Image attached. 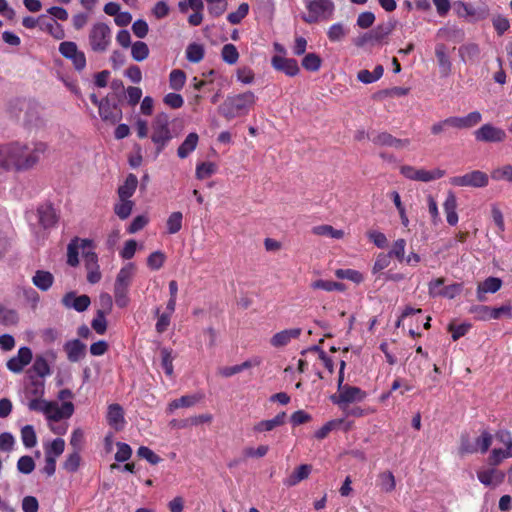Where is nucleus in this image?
<instances>
[{
    "mask_svg": "<svg viewBox=\"0 0 512 512\" xmlns=\"http://www.w3.org/2000/svg\"><path fill=\"white\" fill-rule=\"evenodd\" d=\"M492 178L495 180H507L512 183V166L505 165L492 172Z\"/></svg>",
    "mask_w": 512,
    "mask_h": 512,
    "instance_id": "obj_64",
    "label": "nucleus"
},
{
    "mask_svg": "<svg viewBox=\"0 0 512 512\" xmlns=\"http://www.w3.org/2000/svg\"><path fill=\"white\" fill-rule=\"evenodd\" d=\"M377 485L383 492H392L396 487L395 477L390 471H385L379 474Z\"/></svg>",
    "mask_w": 512,
    "mask_h": 512,
    "instance_id": "obj_43",
    "label": "nucleus"
},
{
    "mask_svg": "<svg viewBox=\"0 0 512 512\" xmlns=\"http://www.w3.org/2000/svg\"><path fill=\"white\" fill-rule=\"evenodd\" d=\"M221 56L224 62L232 65L238 61L239 53L235 45L225 44L222 48Z\"/></svg>",
    "mask_w": 512,
    "mask_h": 512,
    "instance_id": "obj_59",
    "label": "nucleus"
},
{
    "mask_svg": "<svg viewBox=\"0 0 512 512\" xmlns=\"http://www.w3.org/2000/svg\"><path fill=\"white\" fill-rule=\"evenodd\" d=\"M349 33V28L343 23H334L327 31V37L331 42L342 41Z\"/></svg>",
    "mask_w": 512,
    "mask_h": 512,
    "instance_id": "obj_40",
    "label": "nucleus"
},
{
    "mask_svg": "<svg viewBox=\"0 0 512 512\" xmlns=\"http://www.w3.org/2000/svg\"><path fill=\"white\" fill-rule=\"evenodd\" d=\"M131 55L135 61L141 62L149 55V48L145 42L137 41L131 46Z\"/></svg>",
    "mask_w": 512,
    "mask_h": 512,
    "instance_id": "obj_52",
    "label": "nucleus"
},
{
    "mask_svg": "<svg viewBox=\"0 0 512 512\" xmlns=\"http://www.w3.org/2000/svg\"><path fill=\"white\" fill-rule=\"evenodd\" d=\"M312 232L315 235L327 236L334 239H341L344 236V232L342 230L334 229L330 225L315 226L313 227Z\"/></svg>",
    "mask_w": 512,
    "mask_h": 512,
    "instance_id": "obj_46",
    "label": "nucleus"
},
{
    "mask_svg": "<svg viewBox=\"0 0 512 512\" xmlns=\"http://www.w3.org/2000/svg\"><path fill=\"white\" fill-rule=\"evenodd\" d=\"M459 56L465 63H477L480 59V47L475 43L464 44L459 47Z\"/></svg>",
    "mask_w": 512,
    "mask_h": 512,
    "instance_id": "obj_31",
    "label": "nucleus"
},
{
    "mask_svg": "<svg viewBox=\"0 0 512 512\" xmlns=\"http://www.w3.org/2000/svg\"><path fill=\"white\" fill-rule=\"evenodd\" d=\"M372 141L376 145L393 147L397 150H402L410 145L409 139H400L392 136L387 132H381L372 138Z\"/></svg>",
    "mask_w": 512,
    "mask_h": 512,
    "instance_id": "obj_20",
    "label": "nucleus"
},
{
    "mask_svg": "<svg viewBox=\"0 0 512 512\" xmlns=\"http://www.w3.org/2000/svg\"><path fill=\"white\" fill-rule=\"evenodd\" d=\"M32 411L41 412L45 415L48 423L58 422L70 418L74 413V405L67 401L59 404L56 401L34 402Z\"/></svg>",
    "mask_w": 512,
    "mask_h": 512,
    "instance_id": "obj_4",
    "label": "nucleus"
},
{
    "mask_svg": "<svg viewBox=\"0 0 512 512\" xmlns=\"http://www.w3.org/2000/svg\"><path fill=\"white\" fill-rule=\"evenodd\" d=\"M454 129H470L482 121V115L479 111H472L465 116H451Z\"/></svg>",
    "mask_w": 512,
    "mask_h": 512,
    "instance_id": "obj_23",
    "label": "nucleus"
},
{
    "mask_svg": "<svg viewBox=\"0 0 512 512\" xmlns=\"http://www.w3.org/2000/svg\"><path fill=\"white\" fill-rule=\"evenodd\" d=\"M384 73L382 65H377L372 72L369 70H360L357 74V79L364 84H371L378 81Z\"/></svg>",
    "mask_w": 512,
    "mask_h": 512,
    "instance_id": "obj_39",
    "label": "nucleus"
},
{
    "mask_svg": "<svg viewBox=\"0 0 512 512\" xmlns=\"http://www.w3.org/2000/svg\"><path fill=\"white\" fill-rule=\"evenodd\" d=\"M32 351L29 347L23 346L19 348L17 355L12 357L7 361V368L9 371L13 373H21L23 369L31 362L32 360Z\"/></svg>",
    "mask_w": 512,
    "mask_h": 512,
    "instance_id": "obj_15",
    "label": "nucleus"
},
{
    "mask_svg": "<svg viewBox=\"0 0 512 512\" xmlns=\"http://www.w3.org/2000/svg\"><path fill=\"white\" fill-rule=\"evenodd\" d=\"M443 209L446 214L447 223L450 226L457 225L459 218L457 214V198L454 192L448 191L443 203Z\"/></svg>",
    "mask_w": 512,
    "mask_h": 512,
    "instance_id": "obj_28",
    "label": "nucleus"
},
{
    "mask_svg": "<svg viewBox=\"0 0 512 512\" xmlns=\"http://www.w3.org/2000/svg\"><path fill=\"white\" fill-rule=\"evenodd\" d=\"M183 214L180 211L172 212L166 220V229L168 234H176L182 229Z\"/></svg>",
    "mask_w": 512,
    "mask_h": 512,
    "instance_id": "obj_42",
    "label": "nucleus"
},
{
    "mask_svg": "<svg viewBox=\"0 0 512 512\" xmlns=\"http://www.w3.org/2000/svg\"><path fill=\"white\" fill-rule=\"evenodd\" d=\"M248 12V3H241L236 11L227 15V20L232 25L239 24L247 16Z\"/></svg>",
    "mask_w": 512,
    "mask_h": 512,
    "instance_id": "obj_56",
    "label": "nucleus"
},
{
    "mask_svg": "<svg viewBox=\"0 0 512 512\" xmlns=\"http://www.w3.org/2000/svg\"><path fill=\"white\" fill-rule=\"evenodd\" d=\"M496 436L505 445V449L494 448L491 451L489 463L493 466L499 465L503 460L512 457V437L510 432L499 431Z\"/></svg>",
    "mask_w": 512,
    "mask_h": 512,
    "instance_id": "obj_11",
    "label": "nucleus"
},
{
    "mask_svg": "<svg viewBox=\"0 0 512 512\" xmlns=\"http://www.w3.org/2000/svg\"><path fill=\"white\" fill-rule=\"evenodd\" d=\"M21 439L27 448H32L37 444L36 433L32 425H25L21 429Z\"/></svg>",
    "mask_w": 512,
    "mask_h": 512,
    "instance_id": "obj_53",
    "label": "nucleus"
},
{
    "mask_svg": "<svg viewBox=\"0 0 512 512\" xmlns=\"http://www.w3.org/2000/svg\"><path fill=\"white\" fill-rule=\"evenodd\" d=\"M45 393V382L42 379L32 378L25 388V396L28 400L27 406L32 411L34 402H45L43 395Z\"/></svg>",
    "mask_w": 512,
    "mask_h": 512,
    "instance_id": "obj_16",
    "label": "nucleus"
},
{
    "mask_svg": "<svg viewBox=\"0 0 512 512\" xmlns=\"http://www.w3.org/2000/svg\"><path fill=\"white\" fill-rule=\"evenodd\" d=\"M199 136L195 132L189 133L177 149V155L181 159L187 158L197 147Z\"/></svg>",
    "mask_w": 512,
    "mask_h": 512,
    "instance_id": "obj_32",
    "label": "nucleus"
},
{
    "mask_svg": "<svg viewBox=\"0 0 512 512\" xmlns=\"http://www.w3.org/2000/svg\"><path fill=\"white\" fill-rule=\"evenodd\" d=\"M365 397V391L355 386L345 385V387L338 389V394L333 395L331 400L333 403L342 406L350 403L361 402Z\"/></svg>",
    "mask_w": 512,
    "mask_h": 512,
    "instance_id": "obj_12",
    "label": "nucleus"
},
{
    "mask_svg": "<svg viewBox=\"0 0 512 512\" xmlns=\"http://www.w3.org/2000/svg\"><path fill=\"white\" fill-rule=\"evenodd\" d=\"M205 50L203 45L191 43L186 48V58L189 62L199 63L204 58Z\"/></svg>",
    "mask_w": 512,
    "mask_h": 512,
    "instance_id": "obj_44",
    "label": "nucleus"
},
{
    "mask_svg": "<svg viewBox=\"0 0 512 512\" xmlns=\"http://www.w3.org/2000/svg\"><path fill=\"white\" fill-rule=\"evenodd\" d=\"M88 248H90L89 240H72L67 247V263L73 267L78 265L80 250L85 253Z\"/></svg>",
    "mask_w": 512,
    "mask_h": 512,
    "instance_id": "obj_24",
    "label": "nucleus"
},
{
    "mask_svg": "<svg viewBox=\"0 0 512 512\" xmlns=\"http://www.w3.org/2000/svg\"><path fill=\"white\" fill-rule=\"evenodd\" d=\"M32 369L40 378H44L51 374L50 365L43 356H36Z\"/></svg>",
    "mask_w": 512,
    "mask_h": 512,
    "instance_id": "obj_51",
    "label": "nucleus"
},
{
    "mask_svg": "<svg viewBox=\"0 0 512 512\" xmlns=\"http://www.w3.org/2000/svg\"><path fill=\"white\" fill-rule=\"evenodd\" d=\"M173 138L169 117L166 113H159L152 122L151 140L156 145L157 153H160Z\"/></svg>",
    "mask_w": 512,
    "mask_h": 512,
    "instance_id": "obj_6",
    "label": "nucleus"
},
{
    "mask_svg": "<svg viewBox=\"0 0 512 512\" xmlns=\"http://www.w3.org/2000/svg\"><path fill=\"white\" fill-rule=\"evenodd\" d=\"M271 65L275 70L281 71L289 77H294L300 72V68L295 59L286 58L281 55H274L271 59Z\"/></svg>",
    "mask_w": 512,
    "mask_h": 512,
    "instance_id": "obj_17",
    "label": "nucleus"
},
{
    "mask_svg": "<svg viewBox=\"0 0 512 512\" xmlns=\"http://www.w3.org/2000/svg\"><path fill=\"white\" fill-rule=\"evenodd\" d=\"M47 148V144L41 141L8 143L0 147V167L14 171L28 170L38 163Z\"/></svg>",
    "mask_w": 512,
    "mask_h": 512,
    "instance_id": "obj_1",
    "label": "nucleus"
},
{
    "mask_svg": "<svg viewBox=\"0 0 512 512\" xmlns=\"http://www.w3.org/2000/svg\"><path fill=\"white\" fill-rule=\"evenodd\" d=\"M91 326L99 335H103L106 332L107 322L104 311H97L96 316L91 322Z\"/></svg>",
    "mask_w": 512,
    "mask_h": 512,
    "instance_id": "obj_60",
    "label": "nucleus"
},
{
    "mask_svg": "<svg viewBox=\"0 0 512 512\" xmlns=\"http://www.w3.org/2000/svg\"><path fill=\"white\" fill-rule=\"evenodd\" d=\"M479 320L488 321L492 319H500L502 317H512V306L503 305L497 308L489 306H476L472 310Z\"/></svg>",
    "mask_w": 512,
    "mask_h": 512,
    "instance_id": "obj_13",
    "label": "nucleus"
},
{
    "mask_svg": "<svg viewBox=\"0 0 512 512\" xmlns=\"http://www.w3.org/2000/svg\"><path fill=\"white\" fill-rule=\"evenodd\" d=\"M435 55L437 57L439 69L443 77H447L451 72V61L447 55L446 46L438 44L435 48Z\"/></svg>",
    "mask_w": 512,
    "mask_h": 512,
    "instance_id": "obj_34",
    "label": "nucleus"
},
{
    "mask_svg": "<svg viewBox=\"0 0 512 512\" xmlns=\"http://www.w3.org/2000/svg\"><path fill=\"white\" fill-rule=\"evenodd\" d=\"M392 31V27L389 26H377L376 28L369 31L371 45L382 42Z\"/></svg>",
    "mask_w": 512,
    "mask_h": 512,
    "instance_id": "obj_57",
    "label": "nucleus"
},
{
    "mask_svg": "<svg viewBox=\"0 0 512 512\" xmlns=\"http://www.w3.org/2000/svg\"><path fill=\"white\" fill-rule=\"evenodd\" d=\"M335 275L339 279H347L354 283H361L363 281V275L354 269H337Z\"/></svg>",
    "mask_w": 512,
    "mask_h": 512,
    "instance_id": "obj_58",
    "label": "nucleus"
},
{
    "mask_svg": "<svg viewBox=\"0 0 512 512\" xmlns=\"http://www.w3.org/2000/svg\"><path fill=\"white\" fill-rule=\"evenodd\" d=\"M136 265L132 262L121 267L114 282V299L118 307L124 308L129 304V289L136 275Z\"/></svg>",
    "mask_w": 512,
    "mask_h": 512,
    "instance_id": "obj_2",
    "label": "nucleus"
},
{
    "mask_svg": "<svg viewBox=\"0 0 512 512\" xmlns=\"http://www.w3.org/2000/svg\"><path fill=\"white\" fill-rule=\"evenodd\" d=\"M475 139L480 142L499 143L506 138V132L492 124H484L474 132Z\"/></svg>",
    "mask_w": 512,
    "mask_h": 512,
    "instance_id": "obj_14",
    "label": "nucleus"
},
{
    "mask_svg": "<svg viewBox=\"0 0 512 512\" xmlns=\"http://www.w3.org/2000/svg\"><path fill=\"white\" fill-rule=\"evenodd\" d=\"M81 457L79 451H74L67 455L65 461L63 462V469L69 473L76 472L80 467Z\"/></svg>",
    "mask_w": 512,
    "mask_h": 512,
    "instance_id": "obj_54",
    "label": "nucleus"
},
{
    "mask_svg": "<svg viewBox=\"0 0 512 512\" xmlns=\"http://www.w3.org/2000/svg\"><path fill=\"white\" fill-rule=\"evenodd\" d=\"M405 247L406 241L404 239H398L393 243L388 255H390V257H395L402 262L405 259Z\"/></svg>",
    "mask_w": 512,
    "mask_h": 512,
    "instance_id": "obj_63",
    "label": "nucleus"
},
{
    "mask_svg": "<svg viewBox=\"0 0 512 512\" xmlns=\"http://www.w3.org/2000/svg\"><path fill=\"white\" fill-rule=\"evenodd\" d=\"M502 286V280L497 277H488L478 284L477 298L479 301H485V294L496 293Z\"/></svg>",
    "mask_w": 512,
    "mask_h": 512,
    "instance_id": "obj_29",
    "label": "nucleus"
},
{
    "mask_svg": "<svg viewBox=\"0 0 512 512\" xmlns=\"http://www.w3.org/2000/svg\"><path fill=\"white\" fill-rule=\"evenodd\" d=\"M27 219L34 229H36L33 220H36L39 227L43 230H50L54 228L58 222V214L55 208L50 203H43L39 205L36 211L27 213Z\"/></svg>",
    "mask_w": 512,
    "mask_h": 512,
    "instance_id": "obj_7",
    "label": "nucleus"
},
{
    "mask_svg": "<svg viewBox=\"0 0 512 512\" xmlns=\"http://www.w3.org/2000/svg\"><path fill=\"white\" fill-rule=\"evenodd\" d=\"M89 45L96 53L106 52L112 41L110 27L102 22L95 23L89 32Z\"/></svg>",
    "mask_w": 512,
    "mask_h": 512,
    "instance_id": "obj_8",
    "label": "nucleus"
},
{
    "mask_svg": "<svg viewBox=\"0 0 512 512\" xmlns=\"http://www.w3.org/2000/svg\"><path fill=\"white\" fill-rule=\"evenodd\" d=\"M186 83V74L180 69H174L169 74V86L172 90H181Z\"/></svg>",
    "mask_w": 512,
    "mask_h": 512,
    "instance_id": "obj_45",
    "label": "nucleus"
},
{
    "mask_svg": "<svg viewBox=\"0 0 512 512\" xmlns=\"http://www.w3.org/2000/svg\"><path fill=\"white\" fill-rule=\"evenodd\" d=\"M59 52L63 57L69 59L72 62L76 70L82 71L86 67L85 54L78 49L75 42H61L59 45Z\"/></svg>",
    "mask_w": 512,
    "mask_h": 512,
    "instance_id": "obj_10",
    "label": "nucleus"
},
{
    "mask_svg": "<svg viewBox=\"0 0 512 512\" xmlns=\"http://www.w3.org/2000/svg\"><path fill=\"white\" fill-rule=\"evenodd\" d=\"M493 437L491 433L484 430L481 432L480 436L475 440L474 444L478 447V452L485 453L488 451L489 447L492 444Z\"/></svg>",
    "mask_w": 512,
    "mask_h": 512,
    "instance_id": "obj_61",
    "label": "nucleus"
},
{
    "mask_svg": "<svg viewBox=\"0 0 512 512\" xmlns=\"http://www.w3.org/2000/svg\"><path fill=\"white\" fill-rule=\"evenodd\" d=\"M99 115L103 121H107L112 124L117 123L122 117L121 111L117 106L111 104L107 99H102L99 102Z\"/></svg>",
    "mask_w": 512,
    "mask_h": 512,
    "instance_id": "obj_25",
    "label": "nucleus"
},
{
    "mask_svg": "<svg viewBox=\"0 0 512 512\" xmlns=\"http://www.w3.org/2000/svg\"><path fill=\"white\" fill-rule=\"evenodd\" d=\"M449 183L457 187L484 188L489 183V177L480 170H474L464 175L451 177Z\"/></svg>",
    "mask_w": 512,
    "mask_h": 512,
    "instance_id": "obj_9",
    "label": "nucleus"
},
{
    "mask_svg": "<svg viewBox=\"0 0 512 512\" xmlns=\"http://www.w3.org/2000/svg\"><path fill=\"white\" fill-rule=\"evenodd\" d=\"M201 399H202V395H199V394L185 395L178 399L173 400L169 404L168 410H169V412H172L178 408L191 407V406L195 405L196 403H198Z\"/></svg>",
    "mask_w": 512,
    "mask_h": 512,
    "instance_id": "obj_38",
    "label": "nucleus"
},
{
    "mask_svg": "<svg viewBox=\"0 0 512 512\" xmlns=\"http://www.w3.org/2000/svg\"><path fill=\"white\" fill-rule=\"evenodd\" d=\"M64 351L70 362H78L86 355V345L78 339L70 340L65 343Z\"/></svg>",
    "mask_w": 512,
    "mask_h": 512,
    "instance_id": "obj_27",
    "label": "nucleus"
},
{
    "mask_svg": "<svg viewBox=\"0 0 512 512\" xmlns=\"http://www.w3.org/2000/svg\"><path fill=\"white\" fill-rule=\"evenodd\" d=\"M32 283L41 291H47L54 283V276L49 271L37 270L32 277Z\"/></svg>",
    "mask_w": 512,
    "mask_h": 512,
    "instance_id": "obj_35",
    "label": "nucleus"
},
{
    "mask_svg": "<svg viewBox=\"0 0 512 512\" xmlns=\"http://www.w3.org/2000/svg\"><path fill=\"white\" fill-rule=\"evenodd\" d=\"M217 171V166L213 162H201L196 166V178L199 180H204L211 175L215 174Z\"/></svg>",
    "mask_w": 512,
    "mask_h": 512,
    "instance_id": "obj_49",
    "label": "nucleus"
},
{
    "mask_svg": "<svg viewBox=\"0 0 512 512\" xmlns=\"http://www.w3.org/2000/svg\"><path fill=\"white\" fill-rule=\"evenodd\" d=\"M505 474L496 468H486L477 471L478 480L485 486L496 487L504 480Z\"/></svg>",
    "mask_w": 512,
    "mask_h": 512,
    "instance_id": "obj_21",
    "label": "nucleus"
},
{
    "mask_svg": "<svg viewBox=\"0 0 512 512\" xmlns=\"http://www.w3.org/2000/svg\"><path fill=\"white\" fill-rule=\"evenodd\" d=\"M301 333V328H289L281 330L271 337L270 344L274 348L285 347L291 343L292 340L298 339Z\"/></svg>",
    "mask_w": 512,
    "mask_h": 512,
    "instance_id": "obj_18",
    "label": "nucleus"
},
{
    "mask_svg": "<svg viewBox=\"0 0 512 512\" xmlns=\"http://www.w3.org/2000/svg\"><path fill=\"white\" fill-rule=\"evenodd\" d=\"M307 14L302 15L308 24L328 21L333 17L335 5L331 0H305Z\"/></svg>",
    "mask_w": 512,
    "mask_h": 512,
    "instance_id": "obj_5",
    "label": "nucleus"
},
{
    "mask_svg": "<svg viewBox=\"0 0 512 512\" xmlns=\"http://www.w3.org/2000/svg\"><path fill=\"white\" fill-rule=\"evenodd\" d=\"M444 174L445 171L438 168L433 170L418 168L414 181L430 182L442 178Z\"/></svg>",
    "mask_w": 512,
    "mask_h": 512,
    "instance_id": "obj_41",
    "label": "nucleus"
},
{
    "mask_svg": "<svg viewBox=\"0 0 512 512\" xmlns=\"http://www.w3.org/2000/svg\"><path fill=\"white\" fill-rule=\"evenodd\" d=\"M160 357H161V367L163 368L165 374L168 377H173L174 374V366L173 361L176 355L173 353V350L168 347H162L160 349Z\"/></svg>",
    "mask_w": 512,
    "mask_h": 512,
    "instance_id": "obj_36",
    "label": "nucleus"
},
{
    "mask_svg": "<svg viewBox=\"0 0 512 512\" xmlns=\"http://www.w3.org/2000/svg\"><path fill=\"white\" fill-rule=\"evenodd\" d=\"M312 472V466L309 464H301L296 467L292 473L283 479L286 487H294L301 481L307 479Z\"/></svg>",
    "mask_w": 512,
    "mask_h": 512,
    "instance_id": "obj_26",
    "label": "nucleus"
},
{
    "mask_svg": "<svg viewBox=\"0 0 512 512\" xmlns=\"http://www.w3.org/2000/svg\"><path fill=\"white\" fill-rule=\"evenodd\" d=\"M138 179L134 174H129L124 183L118 188V197L120 200H130L136 191Z\"/></svg>",
    "mask_w": 512,
    "mask_h": 512,
    "instance_id": "obj_33",
    "label": "nucleus"
},
{
    "mask_svg": "<svg viewBox=\"0 0 512 512\" xmlns=\"http://www.w3.org/2000/svg\"><path fill=\"white\" fill-rule=\"evenodd\" d=\"M311 287L313 289H321V290L328 291V292H330V291H344L345 290L344 284H342L340 282L323 280V279H318V280L314 281L311 284Z\"/></svg>",
    "mask_w": 512,
    "mask_h": 512,
    "instance_id": "obj_47",
    "label": "nucleus"
},
{
    "mask_svg": "<svg viewBox=\"0 0 512 512\" xmlns=\"http://www.w3.org/2000/svg\"><path fill=\"white\" fill-rule=\"evenodd\" d=\"M62 303L66 308L83 312L89 307L91 301L87 295L77 296L75 292H68L64 295Z\"/></svg>",
    "mask_w": 512,
    "mask_h": 512,
    "instance_id": "obj_22",
    "label": "nucleus"
},
{
    "mask_svg": "<svg viewBox=\"0 0 512 512\" xmlns=\"http://www.w3.org/2000/svg\"><path fill=\"white\" fill-rule=\"evenodd\" d=\"M40 29L49 33L53 38L57 40L63 39L65 37V32L62 25L53 19L46 20L44 17L40 23Z\"/></svg>",
    "mask_w": 512,
    "mask_h": 512,
    "instance_id": "obj_37",
    "label": "nucleus"
},
{
    "mask_svg": "<svg viewBox=\"0 0 512 512\" xmlns=\"http://www.w3.org/2000/svg\"><path fill=\"white\" fill-rule=\"evenodd\" d=\"M448 128H453V121L451 116L435 122L431 126L430 131L433 135L439 136L444 134Z\"/></svg>",
    "mask_w": 512,
    "mask_h": 512,
    "instance_id": "obj_62",
    "label": "nucleus"
},
{
    "mask_svg": "<svg viewBox=\"0 0 512 512\" xmlns=\"http://www.w3.org/2000/svg\"><path fill=\"white\" fill-rule=\"evenodd\" d=\"M106 420L115 431H121L126 425L123 408L117 404H110L107 408Z\"/></svg>",
    "mask_w": 512,
    "mask_h": 512,
    "instance_id": "obj_19",
    "label": "nucleus"
},
{
    "mask_svg": "<svg viewBox=\"0 0 512 512\" xmlns=\"http://www.w3.org/2000/svg\"><path fill=\"white\" fill-rule=\"evenodd\" d=\"M134 207V202L131 200H120L114 205V213L121 219H127Z\"/></svg>",
    "mask_w": 512,
    "mask_h": 512,
    "instance_id": "obj_48",
    "label": "nucleus"
},
{
    "mask_svg": "<svg viewBox=\"0 0 512 512\" xmlns=\"http://www.w3.org/2000/svg\"><path fill=\"white\" fill-rule=\"evenodd\" d=\"M64 449L65 441L62 438H56L46 447L45 456L57 459L64 452Z\"/></svg>",
    "mask_w": 512,
    "mask_h": 512,
    "instance_id": "obj_55",
    "label": "nucleus"
},
{
    "mask_svg": "<svg viewBox=\"0 0 512 512\" xmlns=\"http://www.w3.org/2000/svg\"><path fill=\"white\" fill-rule=\"evenodd\" d=\"M285 421H286V413L281 412V413L277 414L275 417H273L272 419L261 420L258 423H256L253 426V431L255 433L270 432V431L274 430L276 427L283 425L285 423Z\"/></svg>",
    "mask_w": 512,
    "mask_h": 512,
    "instance_id": "obj_30",
    "label": "nucleus"
},
{
    "mask_svg": "<svg viewBox=\"0 0 512 512\" xmlns=\"http://www.w3.org/2000/svg\"><path fill=\"white\" fill-rule=\"evenodd\" d=\"M302 67L311 72H316L321 68L322 60L316 53H308L302 59Z\"/></svg>",
    "mask_w": 512,
    "mask_h": 512,
    "instance_id": "obj_50",
    "label": "nucleus"
},
{
    "mask_svg": "<svg viewBox=\"0 0 512 512\" xmlns=\"http://www.w3.org/2000/svg\"><path fill=\"white\" fill-rule=\"evenodd\" d=\"M257 97L251 91L229 96L219 107V112L227 119L246 115L250 108L255 104Z\"/></svg>",
    "mask_w": 512,
    "mask_h": 512,
    "instance_id": "obj_3",
    "label": "nucleus"
}]
</instances>
